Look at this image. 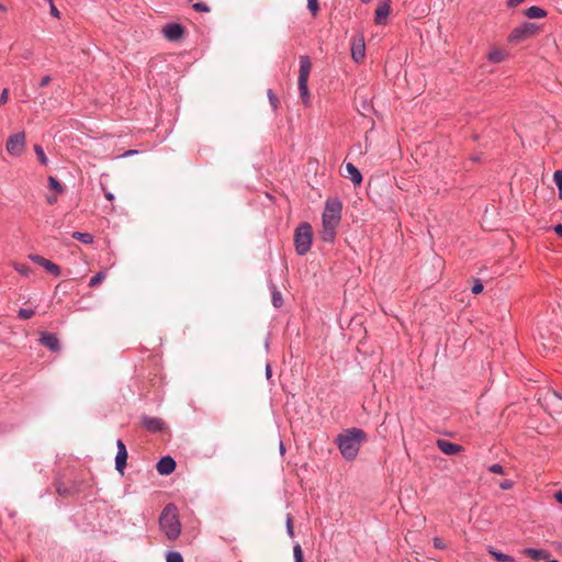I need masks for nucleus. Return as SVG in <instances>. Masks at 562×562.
I'll use <instances>...</instances> for the list:
<instances>
[{"mask_svg":"<svg viewBox=\"0 0 562 562\" xmlns=\"http://www.w3.org/2000/svg\"><path fill=\"white\" fill-rule=\"evenodd\" d=\"M342 203L338 199H328L322 215L321 237L323 241L333 243L341 220Z\"/></svg>","mask_w":562,"mask_h":562,"instance_id":"f257e3e1","label":"nucleus"},{"mask_svg":"<svg viewBox=\"0 0 562 562\" xmlns=\"http://www.w3.org/2000/svg\"><path fill=\"white\" fill-rule=\"evenodd\" d=\"M367 440V434L360 428H348L336 438V443L346 460L356 459L361 445Z\"/></svg>","mask_w":562,"mask_h":562,"instance_id":"f03ea898","label":"nucleus"},{"mask_svg":"<svg viewBox=\"0 0 562 562\" xmlns=\"http://www.w3.org/2000/svg\"><path fill=\"white\" fill-rule=\"evenodd\" d=\"M159 528L170 541L178 539L181 532V524L176 505L168 504L159 516Z\"/></svg>","mask_w":562,"mask_h":562,"instance_id":"7ed1b4c3","label":"nucleus"},{"mask_svg":"<svg viewBox=\"0 0 562 562\" xmlns=\"http://www.w3.org/2000/svg\"><path fill=\"white\" fill-rule=\"evenodd\" d=\"M312 239V226L308 223L300 224L294 232V246L297 255L303 256L310 251Z\"/></svg>","mask_w":562,"mask_h":562,"instance_id":"20e7f679","label":"nucleus"},{"mask_svg":"<svg viewBox=\"0 0 562 562\" xmlns=\"http://www.w3.org/2000/svg\"><path fill=\"white\" fill-rule=\"evenodd\" d=\"M539 31L540 26L536 23L525 22L509 33L507 41L510 44H519L535 37Z\"/></svg>","mask_w":562,"mask_h":562,"instance_id":"39448f33","label":"nucleus"},{"mask_svg":"<svg viewBox=\"0 0 562 562\" xmlns=\"http://www.w3.org/2000/svg\"><path fill=\"white\" fill-rule=\"evenodd\" d=\"M25 133L19 132L8 137L5 149L13 157H20L25 149Z\"/></svg>","mask_w":562,"mask_h":562,"instance_id":"423d86ee","label":"nucleus"},{"mask_svg":"<svg viewBox=\"0 0 562 562\" xmlns=\"http://www.w3.org/2000/svg\"><path fill=\"white\" fill-rule=\"evenodd\" d=\"M312 69V61L308 56L304 55L300 57V70H299V92H306L308 90L307 82Z\"/></svg>","mask_w":562,"mask_h":562,"instance_id":"0eeeda50","label":"nucleus"},{"mask_svg":"<svg viewBox=\"0 0 562 562\" xmlns=\"http://www.w3.org/2000/svg\"><path fill=\"white\" fill-rule=\"evenodd\" d=\"M542 401V405L551 416L560 417L562 415V396L552 392L544 395Z\"/></svg>","mask_w":562,"mask_h":562,"instance_id":"6e6552de","label":"nucleus"},{"mask_svg":"<svg viewBox=\"0 0 562 562\" xmlns=\"http://www.w3.org/2000/svg\"><path fill=\"white\" fill-rule=\"evenodd\" d=\"M29 259L43 267L48 273H50L52 276L54 277H58L60 276V268L58 265L54 263L53 261L40 256V255H35V254H31L29 255Z\"/></svg>","mask_w":562,"mask_h":562,"instance_id":"1a4fd4ad","label":"nucleus"},{"mask_svg":"<svg viewBox=\"0 0 562 562\" xmlns=\"http://www.w3.org/2000/svg\"><path fill=\"white\" fill-rule=\"evenodd\" d=\"M366 56V43L362 35L355 36L351 42V57L356 63H361Z\"/></svg>","mask_w":562,"mask_h":562,"instance_id":"9d476101","label":"nucleus"},{"mask_svg":"<svg viewBox=\"0 0 562 562\" xmlns=\"http://www.w3.org/2000/svg\"><path fill=\"white\" fill-rule=\"evenodd\" d=\"M164 36L169 41H178L184 34V27L179 23H168L162 29Z\"/></svg>","mask_w":562,"mask_h":562,"instance_id":"9b49d317","label":"nucleus"},{"mask_svg":"<svg viewBox=\"0 0 562 562\" xmlns=\"http://www.w3.org/2000/svg\"><path fill=\"white\" fill-rule=\"evenodd\" d=\"M391 11V0H382L376 9L374 14V23L378 25H383L386 22V19Z\"/></svg>","mask_w":562,"mask_h":562,"instance_id":"f8f14e48","label":"nucleus"},{"mask_svg":"<svg viewBox=\"0 0 562 562\" xmlns=\"http://www.w3.org/2000/svg\"><path fill=\"white\" fill-rule=\"evenodd\" d=\"M436 445L439 448V450L447 456H454L463 450L462 446L453 443L446 439H438L436 441Z\"/></svg>","mask_w":562,"mask_h":562,"instance_id":"ddd939ff","label":"nucleus"},{"mask_svg":"<svg viewBox=\"0 0 562 562\" xmlns=\"http://www.w3.org/2000/svg\"><path fill=\"white\" fill-rule=\"evenodd\" d=\"M40 341L42 345H44L46 348H48L52 351L60 350L59 340L55 334L42 333Z\"/></svg>","mask_w":562,"mask_h":562,"instance_id":"4468645a","label":"nucleus"},{"mask_svg":"<svg viewBox=\"0 0 562 562\" xmlns=\"http://www.w3.org/2000/svg\"><path fill=\"white\" fill-rule=\"evenodd\" d=\"M156 468L159 474L168 475L175 471L176 462L171 457H164L158 461Z\"/></svg>","mask_w":562,"mask_h":562,"instance_id":"2eb2a0df","label":"nucleus"},{"mask_svg":"<svg viewBox=\"0 0 562 562\" xmlns=\"http://www.w3.org/2000/svg\"><path fill=\"white\" fill-rule=\"evenodd\" d=\"M345 169L347 172L345 177L349 178L355 186H360L362 182L360 170L352 162H346Z\"/></svg>","mask_w":562,"mask_h":562,"instance_id":"dca6fc26","label":"nucleus"},{"mask_svg":"<svg viewBox=\"0 0 562 562\" xmlns=\"http://www.w3.org/2000/svg\"><path fill=\"white\" fill-rule=\"evenodd\" d=\"M507 57H508V52L501 47H497V46L491 47V49L487 54L488 61L494 63V64H499V63L504 61Z\"/></svg>","mask_w":562,"mask_h":562,"instance_id":"f3484780","label":"nucleus"},{"mask_svg":"<svg viewBox=\"0 0 562 562\" xmlns=\"http://www.w3.org/2000/svg\"><path fill=\"white\" fill-rule=\"evenodd\" d=\"M144 426L150 431H159L162 428V422L158 418L146 417L143 420Z\"/></svg>","mask_w":562,"mask_h":562,"instance_id":"a211bd4d","label":"nucleus"},{"mask_svg":"<svg viewBox=\"0 0 562 562\" xmlns=\"http://www.w3.org/2000/svg\"><path fill=\"white\" fill-rule=\"evenodd\" d=\"M525 14L529 19H541L547 15V12L540 7L532 5L526 10Z\"/></svg>","mask_w":562,"mask_h":562,"instance_id":"6ab92c4d","label":"nucleus"},{"mask_svg":"<svg viewBox=\"0 0 562 562\" xmlns=\"http://www.w3.org/2000/svg\"><path fill=\"white\" fill-rule=\"evenodd\" d=\"M126 460H127V451H117L116 458H115V468L120 473H123L125 467H126Z\"/></svg>","mask_w":562,"mask_h":562,"instance_id":"aec40b11","label":"nucleus"},{"mask_svg":"<svg viewBox=\"0 0 562 562\" xmlns=\"http://www.w3.org/2000/svg\"><path fill=\"white\" fill-rule=\"evenodd\" d=\"M271 301L274 307L279 308L283 305V297L276 285H271Z\"/></svg>","mask_w":562,"mask_h":562,"instance_id":"412c9836","label":"nucleus"},{"mask_svg":"<svg viewBox=\"0 0 562 562\" xmlns=\"http://www.w3.org/2000/svg\"><path fill=\"white\" fill-rule=\"evenodd\" d=\"M72 238L86 245L93 243V235L90 233L75 232Z\"/></svg>","mask_w":562,"mask_h":562,"instance_id":"4be33fe9","label":"nucleus"},{"mask_svg":"<svg viewBox=\"0 0 562 562\" xmlns=\"http://www.w3.org/2000/svg\"><path fill=\"white\" fill-rule=\"evenodd\" d=\"M525 554L530 557L535 561H540L542 559H546L548 557V553L543 550H537V549H526Z\"/></svg>","mask_w":562,"mask_h":562,"instance_id":"5701e85b","label":"nucleus"},{"mask_svg":"<svg viewBox=\"0 0 562 562\" xmlns=\"http://www.w3.org/2000/svg\"><path fill=\"white\" fill-rule=\"evenodd\" d=\"M488 553L499 562H514L513 557L505 554V553L497 552L493 548L488 549Z\"/></svg>","mask_w":562,"mask_h":562,"instance_id":"b1692460","label":"nucleus"},{"mask_svg":"<svg viewBox=\"0 0 562 562\" xmlns=\"http://www.w3.org/2000/svg\"><path fill=\"white\" fill-rule=\"evenodd\" d=\"M34 151H35V154L37 156V159H38L40 164L43 165V166H47L48 159H47V157H46V155L44 153L43 147L41 145L36 144V145H34Z\"/></svg>","mask_w":562,"mask_h":562,"instance_id":"393cba45","label":"nucleus"},{"mask_svg":"<svg viewBox=\"0 0 562 562\" xmlns=\"http://www.w3.org/2000/svg\"><path fill=\"white\" fill-rule=\"evenodd\" d=\"M105 278H106V272L99 271L90 279L89 286H91V288L98 286Z\"/></svg>","mask_w":562,"mask_h":562,"instance_id":"a878e982","label":"nucleus"},{"mask_svg":"<svg viewBox=\"0 0 562 562\" xmlns=\"http://www.w3.org/2000/svg\"><path fill=\"white\" fill-rule=\"evenodd\" d=\"M48 187L56 191L57 193H63L64 192V187L61 186V183L54 177H48Z\"/></svg>","mask_w":562,"mask_h":562,"instance_id":"bb28decb","label":"nucleus"},{"mask_svg":"<svg viewBox=\"0 0 562 562\" xmlns=\"http://www.w3.org/2000/svg\"><path fill=\"white\" fill-rule=\"evenodd\" d=\"M307 9L313 16H316L319 11L318 0H307Z\"/></svg>","mask_w":562,"mask_h":562,"instance_id":"cd10ccee","label":"nucleus"},{"mask_svg":"<svg viewBox=\"0 0 562 562\" xmlns=\"http://www.w3.org/2000/svg\"><path fill=\"white\" fill-rule=\"evenodd\" d=\"M267 94H268L269 102H270L272 109L276 111L280 103L278 97L271 89L268 90Z\"/></svg>","mask_w":562,"mask_h":562,"instance_id":"c85d7f7f","label":"nucleus"},{"mask_svg":"<svg viewBox=\"0 0 562 562\" xmlns=\"http://www.w3.org/2000/svg\"><path fill=\"white\" fill-rule=\"evenodd\" d=\"M167 562H183V558L179 552L171 551L166 555Z\"/></svg>","mask_w":562,"mask_h":562,"instance_id":"c756f323","label":"nucleus"},{"mask_svg":"<svg viewBox=\"0 0 562 562\" xmlns=\"http://www.w3.org/2000/svg\"><path fill=\"white\" fill-rule=\"evenodd\" d=\"M295 562H303V552L301 546L297 543L293 548Z\"/></svg>","mask_w":562,"mask_h":562,"instance_id":"7c9ffc66","label":"nucleus"},{"mask_svg":"<svg viewBox=\"0 0 562 562\" xmlns=\"http://www.w3.org/2000/svg\"><path fill=\"white\" fill-rule=\"evenodd\" d=\"M192 8L196 12H210V7L203 2L193 3Z\"/></svg>","mask_w":562,"mask_h":562,"instance_id":"2f4dec72","label":"nucleus"},{"mask_svg":"<svg viewBox=\"0 0 562 562\" xmlns=\"http://www.w3.org/2000/svg\"><path fill=\"white\" fill-rule=\"evenodd\" d=\"M490 472L495 474H504V469L501 464H493L488 468Z\"/></svg>","mask_w":562,"mask_h":562,"instance_id":"473e14b6","label":"nucleus"},{"mask_svg":"<svg viewBox=\"0 0 562 562\" xmlns=\"http://www.w3.org/2000/svg\"><path fill=\"white\" fill-rule=\"evenodd\" d=\"M9 100V90L4 88L0 94V106L5 104Z\"/></svg>","mask_w":562,"mask_h":562,"instance_id":"72a5a7b5","label":"nucleus"},{"mask_svg":"<svg viewBox=\"0 0 562 562\" xmlns=\"http://www.w3.org/2000/svg\"><path fill=\"white\" fill-rule=\"evenodd\" d=\"M557 187H562V170H557L553 175Z\"/></svg>","mask_w":562,"mask_h":562,"instance_id":"f704fd0d","label":"nucleus"},{"mask_svg":"<svg viewBox=\"0 0 562 562\" xmlns=\"http://www.w3.org/2000/svg\"><path fill=\"white\" fill-rule=\"evenodd\" d=\"M300 97L304 105H310L311 95L308 90L306 92H301Z\"/></svg>","mask_w":562,"mask_h":562,"instance_id":"c9c22d12","label":"nucleus"},{"mask_svg":"<svg viewBox=\"0 0 562 562\" xmlns=\"http://www.w3.org/2000/svg\"><path fill=\"white\" fill-rule=\"evenodd\" d=\"M482 291H483V284H482V282H481V281H479V280H477V281L474 283V285L472 286V292H473L474 294H479V293H481Z\"/></svg>","mask_w":562,"mask_h":562,"instance_id":"e433bc0d","label":"nucleus"},{"mask_svg":"<svg viewBox=\"0 0 562 562\" xmlns=\"http://www.w3.org/2000/svg\"><path fill=\"white\" fill-rule=\"evenodd\" d=\"M49 8H50V14L53 16L59 19L60 18V13H59L58 9L55 7L54 1L49 2Z\"/></svg>","mask_w":562,"mask_h":562,"instance_id":"4c0bfd02","label":"nucleus"},{"mask_svg":"<svg viewBox=\"0 0 562 562\" xmlns=\"http://www.w3.org/2000/svg\"><path fill=\"white\" fill-rule=\"evenodd\" d=\"M286 529H288L290 537H293V521H292V517L290 515L286 518Z\"/></svg>","mask_w":562,"mask_h":562,"instance_id":"58836bf2","label":"nucleus"},{"mask_svg":"<svg viewBox=\"0 0 562 562\" xmlns=\"http://www.w3.org/2000/svg\"><path fill=\"white\" fill-rule=\"evenodd\" d=\"M52 77L50 76H44L40 81V87H46L50 83Z\"/></svg>","mask_w":562,"mask_h":562,"instance_id":"ea45409f","label":"nucleus"},{"mask_svg":"<svg viewBox=\"0 0 562 562\" xmlns=\"http://www.w3.org/2000/svg\"><path fill=\"white\" fill-rule=\"evenodd\" d=\"M499 487L503 488V490H509V488L513 487V482L509 481V480H505V481L499 483Z\"/></svg>","mask_w":562,"mask_h":562,"instance_id":"a19ab883","label":"nucleus"},{"mask_svg":"<svg viewBox=\"0 0 562 562\" xmlns=\"http://www.w3.org/2000/svg\"><path fill=\"white\" fill-rule=\"evenodd\" d=\"M33 311L27 308H21L18 316H33Z\"/></svg>","mask_w":562,"mask_h":562,"instance_id":"79ce46f5","label":"nucleus"},{"mask_svg":"<svg viewBox=\"0 0 562 562\" xmlns=\"http://www.w3.org/2000/svg\"><path fill=\"white\" fill-rule=\"evenodd\" d=\"M434 546L437 548V549H443L446 546H445V542L442 539L440 538H435L434 539Z\"/></svg>","mask_w":562,"mask_h":562,"instance_id":"37998d69","label":"nucleus"},{"mask_svg":"<svg viewBox=\"0 0 562 562\" xmlns=\"http://www.w3.org/2000/svg\"><path fill=\"white\" fill-rule=\"evenodd\" d=\"M525 0H508L507 1V5L509 8H514V7H517L519 5L520 3H522Z\"/></svg>","mask_w":562,"mask_h":562,"instance_id":"c03bdc74","label":"nucleus"},{"mask_svg":"<svg viewBox=\"0 0 562 562\" xmlns=\"http://www.w3.org/2000/svg\"><path fill=\"white\" fill-rule=\"evenodd\" d=\"M102 189H103V191H104V196H105V199H106V200H109V201H113V200H114V195H113V193H111V192L106 191L104 187H103Z\"/></svg>","mask_w":562,"mask_h":562,"instance_id":"a18cd8bd","label":"nucleus"},{"mask_svg":"<svg viewBox=\"0 0 562 562\" xmlns=\"http://www.w3.org/2000/svg\"><path fill=\"white\" fill-rule=\"evenodd\" d=\"M116 446H117V451H127L126 448H125V445L123 443V441L121 439H119L116 441Z\"/></svg>","mask_w":562,"mask_h":562,"instance_id":"49530a36","label":"nucleus"},{"mask_svg":"<svg viewBox=\"0 0 562 562\" xmlns=\"http://www.w3.org/2000/svg\"><path fill=\"white\" fill-rule=\"evenodd\" d=\"M553 229L560 237H562V224L555 225Z\"/></svg>","mask_w":562,"mask_h":562,"instance_id":"de8ad7c7","label":"nucleus"},{"mask_svg":"<svg viewBox=\"0 0 562 562\" xmlns=\"http://www.w3.org/2000/svg\"><path fill=\"white\" fill-rule=\"evenodd\" d=\"M56 201H57V198H56V196H47V203H48L49 205L55 204V203H56Z\"/></svg>","mask_w":562,"mask_h":562,"instance_id":"09e8293b","label":"nucleus"},{"mask_svg":"<svg viewBox=\"0 0 562 562\" xmlns=\"http://www.w3.org/2000/svg\"><path fill=\"white\" fill-rule=\"evenodd\" d=\"M555 499L562 504V491L557 492L554 495Z\"/></svg>","mask_w":562,"mask_h":562,"instance_id":"8fccbe9b","label":"nucleus"},{"mask_svg":"<svg viewBox=\"0 0 562 562\" xmlns=\"http://www.w3.org/2000/svg\"><path fill=\"white\" fill-rule=\"evenodd\" d=\"M57 492L60 495H68V491L66 488L57 487Z\"/></svg>","mask_w":562,"mask_h":562,"instance_id":"3c124183","label":"nucleus"},{"mask_svg":"<svg viewBox=\"0 0 562 562\" xmlns=\"http://www.w3.org/2000/svg\"><path fill=\"white\" fill-rule=\"evenodd\" d=\"M136 153H137V150H127L123 156H131V155H134Z\"/></svg>","mask_w":562,"mask_h":562,"instance_id":"603ef678","label":"nucleus"},{"mask_svg":"<svg viewBox=\"0 0 562 562\" xmlns=\"http://www.w3.org/2000/svg\"><path fill=\"white\" fill-rule=\"evenodd\" d=\"M20 273H26L29 271V268H22V269H16Z\"/></svg>","mask_w":562,"mask_h":562,"instance_id":"864d4df0","label":"nucleus"},{"mask_svg":"<svg viewBox=\"0 0 562 562\" xmlns=\"http://www.w3.org/2000/svg\"><path fill=\"white\" fill-rule=\"evenodd\" d=\"M266 373H267V375H268V376H270V374H271V369H270V367H269V366H267V368H266Z\"/></svg>","mask_w":562,"mask_h":562,"instance_id":"5fc2aeb1","label":"nucleus"},{"mask_svg":"<svg viewBox=\"0 0 562 562\" xmlns=\"http://www.w3.org/2000/svg\"><path fill=\"white\" fill-rule=\"evenodd\" d=\"M559 190V198L562 199V187H558Z\"/></svg>","mask_w":562,"mask_h":562,"instance_id":"6e6d98bb","label":"nucleus"},{"mask_svg":"<svg viewBox=\"0 0 562 562\" xmlns=\"http://www.w3.org/2000/svg\"><path fill=\"white\" fill-rule=\"evenodd\" d=\"M0 10H1V11H7V7H5V5H3L2 3H0Z\"/></svg>","mask_w":562,"mask_h":562,"instance_id":"4d7b16f0","label":"nucleus"},{"mask_svg":"<svg viewBox=\"0 0 562 562\" xmlns=\"http://www.w3.org/2000/svg\"><path fill=\"white\" fill-rule=\"evenodd\" d=\"M363 3H369L371 0H361Z\"/></svg>","mask_w":562,"mask_h":562,"instance_id":"13d9d810","label":"nucleus"},{"mask_svg":"<svg viewBox=\"0 0 562 562\" xmlns=\"http://www.w3.org/2000/svg\"><path fill=\"white\" fill-rule=\"evenodd\" d=\"M189 2H191L192 0H188Z\"/></svg>","mask_w":562,"mask_h":562,"instance_id":"bf43d9fd","label":"nucleus"}]
</instances>
